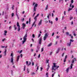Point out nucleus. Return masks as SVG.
Masks as SVG:
<instances>
[{"instance_id": "30", "label": "nucleus", "mask_w": 77, "mask_h": 77, "mask_svg": "<svg viewBox=\"0 0 77 77\" xmlns=\"http://www.w3.org/2000/svg\"><path fill=\"white\" fill-rule=\"evenodd\" d=\"M30 21H31V18H29V23L30 24Z\"/></svg>"}, {"instance_id": "28", "label": "nucleus", "mask_w": 77, "mask_h": 77, "mask_svg": "<svg viewBox=\"0 0 77 77\" xmlns=\"http://www.w3.org/2000/svg\"><path fill=\"white\" fill-rule=\"evenodd\" d=\"M41 34H39L38 35V38H39V37L40 36H41Z\"/></svg>"}, {"instance_id": "29", "label": "nucleus", "mask_w": 77, "mask_h": 77, "mask_svg": "<svg viewBox=\"0 0 77 77\" xmlns=\"http://www.w3.org/2000/svg\"><path fill=\"white\" fill-rule=\"evenodd\" d=\"M31 65V62H29V64H28V66H29V65Z\"/></svg>"}, {"instance_id": "57", "label": "nucleus", "mask_w": 77, "mask_h": 77, "mask_svg": "<svg viewBox=\"0 0 77 77\" xmlns=\"http://www.w3.org/2000/svg\"><path fill=\"white\" fill-rule=\"evenodd\" d=\"M35 14H36V13H34V14H33V15L32 16L33 17H34V16H35Z\"/></svg>"}, {"instance_id": "16", "label": "nucleus", "mask_w": 77, "mask_h": 77, "mask_svg": "<svg viewBox=\"0 0 77 77\" xmlns=\"http://www.w3.org/2000/svg\"><path fill=\"white\" fill-rule=\"evenodd\" d=\"M51 45H52V43L51 42L48 45V47H50V46H51Z\"/></svg>"}, {"instance_id": "6", "label": "nucleus", "mask_w": 77, "mask_h": 77, "mask_svg": "<svg viewBox=\"0 0 77 77\" xmlns=\"http://www.w3.org/2000/svg\"><path fill=\"white\" fill-rule=\"evenodd\" d=\"M38 44L40 45H41V44H42V38L41 37L39 39V40L38 41Z\"/></svg>"}, {"instance_id": "49", "label": "nucleus", "mask_w": 77, "mask_h": 77, "mask_svg": "<svg viewBox=\"0 0 77 77\" xmlns=\"http://www.w3.org/2000/svg\"><path fill=\"white\" fill-rule=\"evenodd\" d=\"M14 30H17V27H14Z\"/></svg>"}, {"instance_id": "40", "label": "nucleus", "mask_w": 77, "mask_h": 77, "mask_svg": "<svg viewBox=\"0 0 77 77\" xmlns=\"http://www.w3.org/2000/svg\"><path fill=\"white\" fill-rule=\"evenodd\" d=\"M22 21H23L24 20V18H23L21 20Z\"/></svg>"}, {"instance_id": "17", "label": "nucleus", "mask_w": 77, "mask_h": 77, "mask_svg": "<svg viewBox=\"0 0 77 77\" xmlns=\"http://www.w3.org/2000/svg\"><path fill=\"white\" fill-rule=\"evenodd\" d=\"M17 27H20V24H19V23H18V22L17 23Z\"/></svg>"}, {"instance_id": "52", "label": "nucleus", "mask_w": 77, "mask_h": 77, "mask_svg": "<svg viewBox=\"0 0 77 77\" xmlns=\"http://www.w3.org/2000/svg\"><path fill=\"white\" fill-rule=\"evenodd\" d=\"M57 41L55 43V45H57Z\"/></svg>"}, {"instance_id": "19", "label": "nucleus", "mask_w": 77, "mask_h": 77, "mask_svg": "<svg viewBox=\"0 0 77 77\" xmlns=\"http://www.w3.org/2000/svg\"><path fill=\"white\" fill-rule=\"evenodd\" d=\"M49 68H50V66H49V64L48 65V67L47 68V71H48V69H49Z\"/></svg>"}, {"instance_id": "64", "label": "nucleus", "mask_w": 77, "mask_h": 77, "mask_svg": "<svg viewBox=\"0 0 77 77\" xmlns=\"http://www.w3.org/2000/svg\"><path fill=\"white\" fill-rule=\"evenodd\" d=\"M26 23V24H28V23H29V21H27Z\"/></svg>"}, {"instance_id": "60", "label": "nucleus", "mask_w": 77, "mask_h": 77, "mask_svg": "<svg viewBox=\"0 0 77 77\" xmlns=\"http://www.w3.org/2000/svg\"><path fill=\"white\" fill-rule=\"evenodd\" d=\"M2 57V55H0V58Z\"/></svg>"}, {"instance_id": "27", "label": "nucleus", "mask_w": 77, "mask_h": 77, "mask_svg": "<svg viewBox=\"0 0 77 77\" xmlns=\"http://www.w3.org/2000/svg\"><path fill=\"white\" fill-rule=\"evenodd\" d=\"M48 72H47L46 74V77H48Z\"/></svg>"}, {"instance_id": "25", "label": "nucleus", "mask_w": 77, "mask_h": 77, "mask_svg": "<svg viewBox=\"0 0 77 77\" xmlns=\"http://www.w3.org/2000/svg\"><path fill=\"white\" fill-rule=\"evenodd\" d=\"M73 18V17H69V19L70 20H72V19Z\"/></svg>"}, {"instance_id": "9", "label": "nucleus", "mask_w": 77, "mask_h": 77, "mask_svg": "<svg viewBox=\"0 0 77 77\" xmlns=\"http://www.w3.org/2000/svg\"><path fill=\"white\" fill-rule=\"evenodd\" d=\"M27 34L26 33L23 37V39L27 40Z\"/></svg>"}, {"instance_id": "13", "label": "nucleus", "mask_w": 77, "mask_h": 77, "mask_svg": "<svg viewBox=\"0 0 77 77\" xmlns=\"http://www.w3.org/2000/svg\"><path fill=\"white\" fill-rule=\"evenodd\" d=\"M42 23V20H41L39 22L38 26H40V25H41Z\"/></svg>"}, {"instance_id": "47", "label": "nucleus", "mask_w": 77, "mask_h": 77, "mask_svg": "<svg viewBox=\"0 0 77 77\" xmlns=\"http://www.w3.org/2000/svg\"><path fill=\"white\" fill-rule=\"evenodd\" d=\"M39 16V14H38L36 16H35V17H38Z\"/></svg>"}, {"instance_id": "59", "label": "nucleus", "mask_w": 77, "mask_h": 77, "mask_svg": "<svg viewBox=\"0 0 77 77\" xmlns=\"http://www.w3.org/2000/svg\"><path fill=\"white\" fill-rule=\"evenodd\" d=\"M64 55V53H63L62 54V57H63Z\"/></svg>"}, {"instance_id": "51", "label": "nucleus", "mask_w": 77, "mask_h": 77, "mask_svg": "<svg viewBox=\"0 0 77 77\" xmlns=\"http://www.w3.org/2000/svg\"><path fill=\"white\" fill-rule=\"evenodd\" d=\"M23 51L22 50H21L20 52V53H22V52Z\"/></svg>"}, {"instance_id": "39", "label": "nucleus", "mask_w": 77, "mask_h": 77, "mask_svg": "<svg viewBox=\"0 0 77 77\" xmlns=\"http://www.w3.org/2000/svg\"><path fill=\"white\" fill-rule=\"evenodd\" d=\"M72 8H69L68 11L69 12V11H71V10H72Z\"/></svg>"}, {"instance_id": "22", "label": "nucleus", "mask_w": 77, "mask_h": 77, "mask_svg": "<svg viewBox=\"0 0 77 77\" xmlns=\"http://www.w3.org/2000/svg\"><path fill=\"white\" fill-rule=\"evenodd\" d=\"M10 56L11 57H14V54H13V53H11Z\"/></svg>"}, {"instance_id": "48", "label": "nucleus", "mask_w": 77, "mask_h": 77, "mask_svg": "<svg viewBox=\"0 0 77 77\" xmlns=\"http://www.w3.org/2000/svg\"><path fill=\"white\" fill-rule=\"evenodd\" d=\"M27 71L28 72V73H29V69L28 68H27Z\"/></svg>"}, {"instance_id": "26", "label": "nucleus", "mask_w": 77, "mask_h": 77, "mask_svg": "<svg viewBox=\"0 0 77 77\" xmlns=\"http://www.w3.org/2000/svg\"><path fill=\"white\" fill-rule=\"evenodd\" d=\"M74 63V60H72V64H73Z\"/></svg>"}, {"instance_id": "2", "label": "nucleus", "mask_w": 77, "mask_h": 77, "mask_svg": "<svg viewBox=\"0 0 77 77\" xmlns=\"http://www.w3.org/2000/svg\"><path fill=\"white\" fill-rule=\"evenodd\" d=\"M36 3L35 2H33L32 5V6H34V5H35L33 8V10L35 12L36 11V8H37V7H38V4H37L36 3Z\"/></svg>"}, {"instance_id": "4", "label": "nucleus", "mask_w": 77, "mask_h": 77, "mask_svg": "<svg viewBox=\"0 0 77 77\" xmlns=\"http://www.w3.org/2000/svg\"><path fill=\"white\" fill-rule=\"evenodd\" d=\"M48 36V33H46L45 34V36L43 38V40L44 41L45 40Z\"/></svg>"}, {"instance_id": "12", "label": "nucleus", "mask_w": 77, "mask_h": 77, "mask_svg": "<svg viewBox=\"0 0 77 77\" xmlns=\"http://www.w3.org/2000/svg\"><path fill=\"white\" fill-rule=\"evenodd\" d=\"M7 33H8V31H7L6 30L4 31V36H6V34H7Z\"/></svg>"}, {"instance_id": "33", "label": "nucleus", "mask_w": 77, "mask_h": 77, "mask_svg": "<svg viewBox=\"0 0 77 77\" xmlns=\"http://www.w3.org/2000/svg\"><path fill=\"white\" fill-rule=\"evenodd\" d=\"M37 50H39V47L38 46H37Z\"/></svg>"}, {"instance_id": "11", "label": "nucleus", "mask_w": 77, "mask_h": 77, "mask_svg": "<svg viewBox=\"0 0 77 77\" xmlns=\"http://www.w3.org/2000/svg\"><path fill=\"white\" fill-rule=\"evenodd\" d=\"M66 58H67V55H66L65 56V57L64 60V62H66Z\"/></svg>"}, {"instance_id": "31", "label": "nucleus", "mask_w": 77, "mask_h": 77, "mask_svg": "<svg viewBox=\"0 0 77 77\" xmlns=\"http://www.w3.org/2000/svg\"><path fill=\"white\" fill-rule=\"evenodd\" d=\"M44 51V48H42L41 51L42 52Z\"/></svg>"}, {"instance_id": "63", "label": "nucleus", "mask_w": 77, "mask_h": 77, "mask_svg": "<svg viewBox=\"0 0 77 77\" xmlns=\"http://www.w3.org/2000/svg\"><path fill=\"white\" fill-rule=\"evenodd\" d=\"M31 51L32 52L33 51V49H32L31 50Z\"/></svg>"}, {"instance_id": "55", "label": "nucleus", "mask_w": 77, "mask_h": 77, "mask_svg": "<svg viewBox=\"0 0 77 77\" xmlns=\"http://www.w3.org/2000/svg\"><path fill=\"white\" fill-rule=\"evenodd\" d=\"M66 14V11H64V15H65Z\"/></svg>"}, {"instance_id": "7", "label": "nucleus", "mask_w": 77, "mask_h": 77, "mask_svg": "<svg viewBox=\"0 0 77 77\" xmlns=\"http://www.w3.org/2000/svg\"><path fill=\"white\" fill-rule=\"evenodd\" d=\"M11 63H12V65H14V58L13 57H11Z\"/></svg>"}, {"instance_id": "50", "label": "nucleus", "mask_w": 77, "mask_h": 77, "mask_svg": "<svg viewBox=\"0 0 77 77\" xmlns=\"http://www.w3.org/2000/svg\"><path fill=\"white\" fill-rule=\"evenodd\" d=\"M20 57H21V58H22V57H23V54H20Z\"/></svg>"}, {"instance_id": "54", "label": "nucleus", "mask_w": 77, "mask_h": 77, "mask_svg": "<svg viewBox=\"0 0 77 77\" xmlns=\"http://www.w3.org/2000/svg\"><path fill=\"white\" fill-rule=\"evenodd\" d=\"M73 21H72L71 22V24L72 25H73Z\"/></svg>"}, {"instance_id": "34", "label": "nucleus", "mask_w": 77, "mask_h": 77, "mask_svg": "<svg viewBox=\"0 0 77 77\" xmlns=\"http://www.w3.org/2000/svg\"><path fill=\"white\" fill-rule=\"evenodd\" d=\"M46 63H49L48 62H49V60H46Z\"/></svg>"}, {"instance_id": "43", "label": "nucleus", "mask_w": 77, "mask_h": 77, "mask_svg": "<svg viewBox=\"0 0 77 77\" xmlns=\"http://www.w3.org/2000/svg\"><path fill=\"white\" fill-rule=\"evenodd\" d=\"M26 65H28V61H26Z\"/></svg>"}, {"instance_id": "32", "label": "nucleus", "mask_w": 77, "mask_h": 77, "mask_svg": "<svg viewBox=\"0 0 77 77\" xmlns=\"http://www.w3.org/2000/svg\"><path fill=\"white\" fill-rule=\"evenodd\" d=\"M14 13H13L11 14V17H14Z\"/></svg>"}, {"instance_id": "38", "label": "nucleus", "mask_w": 77, "mask_h": 77, "mask_svg": "<svg viewBox=\"0 0 77 77\" xmlns=\"http://www.w3.org/2000/svg\"><path fill=\"white\" fill-rule=\"evenodd\" d=\"M32 66H34V62L33 61H32Z\"/></svg>"}, {"instance_id": "37", "label": "nucleus", "mask_w": 77, "mask_h": 77, "mask_svg": "<svg viewBox=\"0 0 77 77\" xmlns=\"http://www.w3.org/2000/svg\"><path fill=\"white\" fill-rule=\"evenodd\" d=\"M14 5H13V6L12 7V9L13 10H14Z\"/></svg>"}, {"instance_id": "5", "label": "nucleus", "mask_w": 77, "mask_h": 77, "mask_svg": "<svg viewBox=\"0 0 77 77\" xmlns=\"http://www.w3.org/2000/svg\"><path fill=\"white\" fill-rule=\"evenodd\" d=\"M35 21L34 22V23H33L32 25V27H33L34 25H35V23L36 22V21L37 20V17H35V18H34Z\"/></svg>"}, {"instance_id": "35", "label": "nucleus", "mask_w": 77, "mask_h": 77, "mask_svg": "<svg viewBox=\"0 0 77 77\" xmlns=\"http://www.w3.org/2000/svg\"><path fill=\"white\" fill-rule=\"evenodd\" d=\"M55 20L56 21H58V18L57 17H56Z\"/></svg>"}, {"instance_id": "36", "label": "nucleus", "mask_w": 77, "mask_h": 77, "mask_svg": "<svg viewBox=\"0 0 77 77\" xmlns=\"http://www.w3.org/2000/svg\"><path fill=\"white\" fill-rule=\"evenodd\" d=\"M32 38H35V35H34V34H32Z\"/></svg>"}, {"instance_id": "58", "label": "nucleus", "mask_w": 77, "mask_h": 77, "mask_svg": "<svg viewBox=\"0 0 77 77\" xmlns=\"http://www.w3.org/2000/svg\"><path fill=\"white\" fill-rule=\"evenodd\" d=\"M32 42H34V40H33V39L32 38Z\"/></svg>"}, {"instance_id": "44", "label": "nucleus", "mask_w": 77, "mask_h": 77, "mask_svg": "<svg viewBox=\"0 0 77 77\" xmlns=\"http://www.w3.org/2000/svg\"><path fill=\"white\" fill-rule=\"evenodd\" d=\"M5 39H5V38H4L2 40V42H4V41H5Z\"/></svg>"}, {"instance_id": "3", "label": "nucleus", "mask_w": 77, "mask_h": 77, "mask_svg": "<svg viewBox=\"0 0 77 77\" xmlns=\"http://www.w3.org/2000/svg\"><path fill=\"white\" fill-rule=\"evenodd\" d=\"M74 42V40H72V39H70V42L69 43H68L67 44V45L68 46V47H70L71 46V42Z\"/></svg>"}, {"instance_id": "18", "label": "nucleus", "mask_w": 77, "mask_h": 77, "mask_svg": "<svg viewBox=\"0 0 77 77\" xmlns=\"http://www.w3.org/2000/svg\"><path fill=\"white\" fill-rule=\"evenodd\" d=\"M69 68H68L66 69V72L67 73L68 72V71H69Z\"/></svg>"}, {"instance_id": "61", "label": "nucleus", "mask_w": 77, "mask_h": 77, "mask_svg": "<svg viewBox=\"0 0 77 77\" xmlns=\"http://www.w3.org/2000/svg\"><path fill=\"white\" fill-rule=\"evenodd\" d=\"M71 39H73V36L72 35L71 36Z\"/></svg>"}, {"instance_id": "1", "label": "nucleus", "mask_w": 77, "mask_h": 77, "mask_svg": "<svg viewBox=\"0 0 77 77\" xmlns=\"http://www.w3.org/2000/svg\"><path fill=\"white\" fill-rule=\"evenodd\" d=\"M53 66H52V67L51 70H54V71H56V69H57L58 68H59V66H56V63H53Z\"/></svg>"}, {"instance_id": "42", "label": "nucleus", "mask_w": 77, "mask_h": 77, "mask_svg": "<svg viewBox=\"0 0 77 77\" xmlns=\"http://www.w3.org/2000/svg\"><path fill=\"white\" fill-rule=\"evenodd\" d=\"M71 3H74V0H71Z\"/></svg>"}, {"instance_id": "10", "label": "nucleus", "mask_w": 77, "mask_h": 77, "mask_svg": "<svg viewBox=\"0 0 77 77\" xmlns=\"http://www.w3.org/2000/svg\"><path fill=\"white\" fill-rule=\"evenodd\" d=\"M20 55H18L17 56V62H18V60H19V59H20Z\"/></svg>"}, {"instance_id": "41", "label": "nucleus", "mask_w": 77, "mask_h": 77, "mask_svg": "<svg viewBox=\"0 0 77 77\" xmlns=\"http://www.w3.org/2000/svg\"><path fill=\"white\" fill-rule=\"evenodd\" d=\"M73 60H74V61H77V59L75 58H74L73 59Z\"/></svg>"}, {"instance_id": "21", "label": "nucleus", "mask_w": 77, "mask_h": 77, "mask_svg": "<svg viewBox=\"0 0 77 77\" xmlns=\"http://www.w3.org/2000/svg\"><path fill=\"white\" fill-rule=\"evenodd\" d=\"M4 55L5 56L6 55V49L5 50V51L4 52Z\"/></svg>"}, {"instance_id": "24", "label": "nucleus", "mask_w": 77, "mask_h": 77, "mask_svg": "<svg viewBox=\"0 0 77 77\" xmlns=\"http://www.w3.org/2000/svg\"><path fill=\"white\" fill-rule=\"evenodd\" d=\"M72 66H73V64H71V66H70V68L72 69Z\"/></svg>"}, {"instance_id": "46", "label": "nucleus", "mask_w": 77, "mask_h": 77, "mask_svg": "<svg viewBox=\"0 0 77 77\" xmlns=\"http://www.w3.org/2000/svg\"><path fill=\"white\" fill-rule=\"evenodd\" d=\"M54 35V33L53 32V33H52V36H53V35Z\"/></svg>"}, {"instance_id": "8", "label": "nucleus", "mask_w": 77, "mask_h": 77, "mask_svg": "<svg viewBox=\"0 0 77 77\" xmlns=\"http://www.w3.org/2000/svg\"><path fill=\"white\" fill-rule=\"evenodd\" d=\"M26 24L24 23H23L22 24V28L23 29H25V27H26Z\"/></svg>"}, {"instance_id": "53", "label": "nucleus", "mask_w": 77, "mask_h": 77, "mask_svg": "<svg viewBox=\"0 0 77 77\" xmlns=\"http://www.w3.org/2000/svg\"><path fill=\"white\" fill-rule=\"evenodd\" d=\"M40 56H41V55L40 54H39L38 56V58H39L40 57Z\"/></svg>"}, {"instance_id": "14", "label": "nucleus", "mask_w": 77, "mask_h": 77, "mask_svg": "<svg viewBox=\"0 0 77 77\" xmlns=\"http://www.w3.org/2000/svg\"><path fill=\"white\" fill-rule=\"evenodd\" d=\"M60 50V48H58V49L56 51V53L57 54L59 53V51Z\"/></svg>"}, {"instance_id": "45", "label": "nucleus", "mask_w": 77, "mask_h": 77, "mask_svg": "<svg viewBox=\"0 0 77 77\" xmlns=\"http://www.w3.org/2000/svg\"><path fill=\"white\" fill-rule=\"evenodd\" d=\"M25 69H26V66L25 65L24 66V70H23L24 71H25Z\"/></svg>"}, {"instance_id": "15", "label": "nucleus", "mask_w": 77, "mask_h": 77, "mask_svg": "<svg viewBox=\"0 0 77 77\" xmlns=\"http://www.w3.org/2000/svg\"><path fill=\"white\" fill-rule=\"evenodd\" d=\"M23 40L22 41V44H23L24 43V42H26V39H23Z\"/></svg>"}, {"instance_id": "62", "label": "nucleus", "mask_w": 77, "mask_h": 77, "mask_svg": "<svg viewBox=\"0 0 77 77\" xmlns=\"http://www.w3.org/2000/svg\"><path fill=\"white\" fill-rule=\"evenodd\" d=\"M74 6L72 5V8H74Z\"/></svg>"}, {"instance_id": "23", "label": "nucleus", "mask_w": 77, "mask_h": 77, "mask_svg": "<svg viewBox=\"0 0 77 77\" xmlns=\"http://www.w3.org/2000/svg\"><path fill=\"white\" fill-rule=\"evenodd\" d=\"M20 27H18V30L17 31H18V32H20Z\"/></svg>"}, {"instance_id": "20", "label": "nucleus", "mask_w": 77, "mask_h": 77, "mask_svg": "<svg viewBox=\"0 0 77 77\" xmlns=\"http://www.w3.org/2000/svg\"><path fill=\"white\" fill-rule=\"evenodd\" d=\"M48 5H46V6L45 8V10H47L48 9Z\"/></svg>"}, {"instance_id": "56", "label": "nucleus", "mask_w": 77, "mask_h": 77, "mask_svg": "<svg viewBox=\"0 0 77 77\" xmlns=\"http://www.w3.org/2000/svg\"><path fill=\"white\" fill-rule=\"evenodd\" d=\"M66 35H69V32H66Z\"/></svg>"}]
</instances>
